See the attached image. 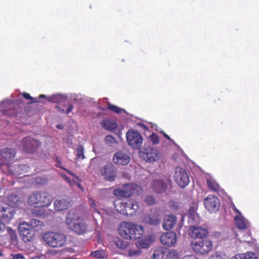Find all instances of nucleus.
<instances>
[{
  "instance_id": "nucleus-45",
  "label": "nucleus",
  "mask_w": 259,
  "mask_h": 259,
  "mask_svg": "<svg viewBox=\"0 0 259 259\" xmlns=\"http://www.w3.org/2000/svg\"><path fill=\"white\" fill-rule=\"evenodd\" d=\"M141 253V251L140 249H129L128 250V256L129 257L137 256H139Z\"/></svg>"
},
{
  "instance_id": "nucleus-18",
  "label": "nucleus",
  "mask_w": 259,
  "mask_h": 259,
  "mask_svg": "<svg viewBox=\"0 0 259 259\" xmlns=\"http://www.w3.org/2000/svg\"><path fill=\"white\" fill-rule=\"evenodd\" d=\"M71 199L69 197L60 198L55 201L54 209L57 211H62L68 209L70 206Z\"/></svg>"
},
{
  "instance_id": "nucleus-13",
  "label": "nucleus",
  "mask_w": 259,
  "mask_h": 259,
  "mask_svg": "<svg viewBox=\"0 0 259 259\" xmlns=\"http://www.w3.org/2000/svg\"><path fill=\"white\" fill-rule=\"evenodd\" d=\"M16 210L13 206L8 204L0 203V218L4 221L9 223L13 218Z\"/></svg>"
},
{
  "instance_id": "nucleus-3",
  "label": "nucleus",
  "mask_w": 259,
  "mask_h": 259,
  "mask_svg": "<svg viewBox=\"0 0 259 259\" xmlns=\"http://www.w3.org/2000/svg\"><path fill=\"white\" fill-rule=\"evenodd\" d=\"M114 206L118 212L126 216L135 215L139 208L138 203L136 200L131 199L116 200L114 201Z\"/></svg>"
},
{
  "instance_id": "nucleus-25",
  "label": "nucleus",
  "mask_w": 259,
  "mask_h": 259,
  "mask_svg": "<svg viewBox=\"0 0 259 259\" xmlns=\"http://www.w3.org/2000/svg\"><path fill=\"white\" fill-rule=\"evenodd\" d=\"M7 202L8 204L13 206V207L19 206L22 203L21 198L13 193H11L7 196Z\"/></svg>"
},
{
  "instance_id": "nucleus-52",
  "label": "nucleus",
  "mask_w": 259,
  "mask_h": 259,
  "mask_svg": "<svg viewBox=\"0 0 259 259\" xmlns=\"http://www.w3.org/2000/svg\"><path fill=\"white\" fill-rule=\"evenodd\" d=\"M13 259H23V258H24L23 255L21 253H18L16 254H14L13 255Z\"/></svg>"
},
{
  "instance_id": "nucleus-63",
  "label": "nucleus",
  "mask_w": 259,
  "mask_h": 259,
  "mask_svg": "<svg viewBox=\"0 0 259 259\" xmlns=\"http://www.w3.org/2000/svg\"><path fill=\"white\" fill-rule=\"evenodd\" d=\"M2 255H3V253L1 252H0V256H1Z\"/></svg>"
},
{
  "instance_id": "nucleus-61",
  "label": "nucleus",
  "mask_w": 259,
  "mask_h": 259,
  "mask_svg": "<svg viewBox=\"0 0 259 259\" xmlns=\"http://www.w3.org/2000/svg\"><path fill=\"white\" fill-rule=\"evenodd\" d=\"M162 188H163V192L165 191V185L164 184V183H163V186H162Z\"/></svg>"
},
{
  "instance_id": "nucleus-2",
  "label": "nucleus",
  "mask_w": 259,
  "mask_h": 259,
  "mask_svg": "<svg viewBox=\"0 0 259 259\" xmlns=\"http://www.w3.org/2000/svg\"><path fill=\"white\" fill-rule=\"evenodd\" d=\"M65 222L68 228L78 235L85 234L88 231V225L83 218L74 211H69L66 215Z\"/></svg>"
},
{
  "instance_id": "nucleus-56",
  "label": "nucleus",
  "mask_w": 259,
  "mask_h": 259,
  "mask_svg": "<svg viewBox=\"0 0 259 259\" xmlns=\"http://www.w3.org/2000/svg\"><path fill=\"white\" fill-rule=\"evenodd\" d=\"M31 259H41V257L39 256H35Z\"/></svg>"
},
{
  "instance_id": "nucleus-59",
  "label": "nucleus",
  "mask_w": 259,
  "mask_h": 259,
  "mask_svg": "<svg viewBox=\"0 0 259 259\" xmlns=\"http://www.w3.org/2000/svg\"><path fill=\"white\" fill-rule=\"evenodd\" d=\"M234 210L237 212L239 214V215H241L240 212L236 208H234Z\"/></svg>"
},
{
  "instance_id": "nucleus-11",
  "label": "nucleus",
  "mask_w": 259,
  "mask_h": 259,
  "mask_svg": "<svg viewBox=\"0 0 259 259\" xmlns=\"http://www.w3.org/2000/svg\"><path fill=\"white\" fill-rule=\"evenodd\" d=\"M174 178L176 183L182 188H185L190 183L189 176L187 171L179 166L175 168Z\"/></svg>"
},
{
  "instance_id": "nucleus-58",
  "label": "nucleus",
  "mask_w": 259,
  "mask_h": 259,
  "mask_svg": "<svg viewBox=\"0 0 259 259\" xmlns=\"http://www.w3.org/2000/svg\"><path fill=\"white\" fill-rule=\"evenodd\" d=\"M65 259H76L75 257L71 256V257H68L65 258Z\"/></svg>"
},
{
  "instance_id": "nucleus-55",
  "label": "nucleus",
  "mask_w": 259,
  "mask_h": 259,
  "mask_svg": "<svg viewBox=\"0 0 259 259\" xmlns=\"http://www.w3.org/2000/svg\"><path fill=\"white\" fill-rule=\"evenodd\" d=\"M63 177L65 179L68 183L70 182V179L65 175H63Z\"/></svg>"
},
{
  "instance_id": "nucleus-22",
  "label": "nucleus",
  "mask_w": 259,
  "mask_h": 259,
  "mask_svg": "<svg viewBox=\"0 0 259 259\" xmlns=\"http://www.w3.org/2000/svg\"><path fill=\"white\" fill-rule=\"evenodd\" d=\"M153 241L152 236H145L143 238L137 241L136 245L139 249H147L150 246Z\"/></svg>"
},
{
  "instance_id": "nucleus-47",
  "label": "nucleus",
  "mask_w": 259,
  "mask_h": 259,
  "mask_svg": "<svg viewBox=\"0 0 259 259\" xmlns=\"http://www.w3.org/2000/svg\"><path fill=\"white\" fill-rule=\"evenodd\" d=\"M89 204L92 206L94 210L100 213L99 211L97 209V204L95 200L92 198H89Z\"/></svg>"
},
{
  "instance_id": "nucleus-14",
  "label": "nucleus",
  "mask_w": 259,
  "mask_h": 259,
  "mask_svg": "<svg viewBox=\"0 0 259 259\" xmlns=\"http://www.w3.org/2000/svg\"><path fill=\"white\" fill-rule=\"evenodd\" d=\"M100 172L106 181L112 182L116 178V169L112 164H107L101 167Z\"/></svg>"
},
{
  "instance_id": "nucleus-53",
  "label": "nucleus",
  "mask_w": 259,
  "mask_h": 259,
  "mask_svg": "<svg viewBox=\"0 0 259 259\" xmlns=\"http://www.w3.org/2000/svg\"><path fill=\"white\" fill-rule=\"evenodd\" d=\"M182 259H197L196 256L193 254H190L184 256Z\"/></svg>"
},
{
  "instance_id": "nucleus-27",
  "label": "nucleus",
  "mask_w": 259,
  "mask_h": 259,
  "mask_svg": "<svg viewBox=\"0 0 259 259\" xmlns=\"http://www.w3.org/2000/svg\"><path fill=\"white\" fill-rule=\"evenodd\" d=\"M103 128L110 131L115 130L117 127V124L108 119H104L100 122Z\"/></svg>"
},
{
  "instance_id": "nucleus-1",
  "label": "nucleus",
  "mask_w": 259,
  "mask_h": 259,
  "mask_svg": "<svg viewBox=\"0 0 259 259\" xmlns=\"http://www.w3.org/2000/svg\"><path fill=\"white\" fill-rule=\"evenodd\" d=\"M119 235L128 240L140 239L144 234L143 227L133 223L123 222L118 228Z\"/></svg>"
},
{
  "instance_id": "nucleus-10",
  "label": "nucleus",
  "mask_w": 259,
  "mask_h": 259,
  "mask_svg": "<svg viewBox=\"0 0 259 259\" xmlns=\"http://www.w3.org/2000/svg\"><path fill=\"white\" fill-rule=\"evenodd\" d=\"M127 144L134 149L141 148L143 143V138L141 135L137 131L129 130L126 134Z\"/></svg>"
},
{
  "instance_id": "nucleus-15",
  "label": "nucleus",
  "mask_w": 259,
  "mask_h": 259,
  "mask_svg": "<svg viewBox=\"0 0 259 259\" xmlns=\"http://www.w3.org/2000/svg\"><path fill=\"white\" fill-rule=\"evenodd\" d=\"M113 161L116 164L125 165L129 163L130 157L126 153L118 151L114 154Z\"/></svg>"
},
{
  "instance_id": "nucleus-48",
  "label": "nucleus",
  "mask_w": 259,
  "mask_h": 259,
  "mask_svg": "<svg viewBox=\"0 0 259 259\" xmlns=\"http://www.w3.org/2000/svg\"><path fill=\"white\" fill-rule=\"evenodd\" d=\"M153 257L154 259H162V250H155L153 254Z\"/></svg>"
},
{
  "instance_id": "nucleus-9",
  "label": "nucleus",
  "mask_w": 259,
  "mask_h": 259,
  "mask_svg": "<svg viewBox=\"0 0 259 259\" xmlns=\"http://www.w3.org/2000/svg\"><path fill=\"white\" fill-rule=\"evenodd\" d=\"M41 143L30 136L24 138L21 143V148L27 153L32 154L36 151L40 146Z\"/></svg>"
},
{
  "instance_id": "nucleus-35",
  "label": "nucleus",
  "mask_w": 259,
  "mask_h": 259,
  "mask_svg": "<svg viewBox=\"0 0 259 259\" xmlns=\"http://www.w3.org/2000/svg\"><path fill=\"white\" fill-rule=\"evenodd\" d=\"M107 108H101L100 109L104 111H106L107 110H108L116 113H120L122 111V109L117 106L111 104L109 102H107Z\"/></svg>"
},
{
  "instance_id": "nucleus-46",
  "label": "nucleus",
  "mask_w": 259,
  "mask_h": 259,
  "mask_svg": "<svg viewBox=\"0 0 259 259\" xmlns=\"http://www.w3.org/2000/svg\"><path fill=\"white\" fill-rule=\"evenodd\" d=\"M149 138L150 141L152 142L153 144H157L159 143V139L157 134L152 133L149 136Z\"/></svg>"
},
{
  "instance_id": "nucleus-20",
  "label": "nucleus",
  "mask_w": 259,
  "mask_h": 259,
  "mask_svg": "<svg viewBox=\"0 0 259 259\" xmlns=\"http://www.w3.org/2000/svg\"><path fill=\"white\" fill-rule=\"evenodd\" d=\"M204 204L208 211H212L218 207L219 199L214 195H209L204 199Z\"/></svg>"
},
{
  "instance_id": "nucleus-4",
  "label": "nucleus",
  "mask_w": 259,
  "mask_h": 259,
  "mask_svg": "<svg viewBox=\"0 0 259 259\" xmlns=\"http://www.w3.org/2000/svg\"><path fill=\"white\" fill-rule=\"evenodd\" d=\"M52 202V198L47 192L35 191L31 193L28 197V203L35 207L49 206Z\"/></svg>"
},
{
  "instance_id": "nucleus-43",
  "label": "nucleus",
  "mask_w": 259,
  "mask_h": 259,
  "mask_svg": "<svg viewBox=\"0 0 259 259\" xmlns=\"http://www.w3.org/2000/svg\"><path fill=\"white\" fill-rule=\"evenodd\" d=\"M105 141L111 146L117 142L116 139L111 135L106 136L105 138Z\"/></svg>"
},
{
  "instance_id": "nucleus-16",
  "label": "nucleus",
  "mask_w": 259,
  "mask_h": 259,
  "mask_svg": "<svg viewBox=\"0 0 259 259\" xmlns=\"http://www.w3.org/2000/svg\"><path fill=\"white\" fill-rule=\"evenodd\" d=\"M208 231L205 229L197 226H191L190 227L189 235L191 238L203 239L202 238L206 237Z\"/></svg>"
},
{
  "instance_id": "nucleus-49",
  "label": "nucleus",
  "mask_w": 259,
  "mask_h": 259,
  "mask_svg": "<svg viewBox=\"0 0 259 259\" xmlns=\"http://www.w3.org/2000/svg\"><path fill=\"white\" fill-rule=\"evenodd\" d=\"M145 203L149 205H151L154 203L155 200L154 198L150 196H148L145 199Z\"/></svg>"
},
{
  "instance_id": "nucleus-6",
  "label": "nucleus",
  "mask_w": 259,
  "mask_h": 259,
  "mask_svg": "<svg viewBox=\"0 0 259 259\" xmlns=\"http://www.w3.org/2000/svg\"><path fill=\"white\" fill-rule=\"evenodd\" d=\"M142 191V187L135 184L124 185L121 188L115 189L113 194L116 196L130 197L132 195H138Z\"/></svg>"
},
{
  "instance_id": "nucleus-17",
  "label": "nucleus",
  "mask_w": 259,
  "mask_h": 259,
  "mask_svg": "<svg viewBox=\"0 0 259 259\" xmlns=\"http://www.w3.org/2000/svg\"><path fill=\"white\" fill-rule=\"evenodd\" d=\"M141 156L146 161L149 162L155 161L158 158L157 150L150 147L144 148Z\"/></svg>"
},
{
  "instance_id": "nucleus-54",
  "label": "nucleus",
  "mask_w": 259,
  "mask_h": 259,
  "mask_svg": "<svg viewBox=\"0 0 259 259\" xmlns=\"http://www.w3.org/2000/svg\"><path fill=\"white\" fill-rule=\"evenodd\" d=\"M163 136L164 137H165V138H166L167 139H168V140L171 141L172 143H174V141L172 140L167 135H166V134H165L163 132Z\"/></svg>"
},
{
  "instance_id": "nucleus-41",
  "label": "nucleus",
  "mask_w": 259,
  "mask_h": 259,
  "mask_svg": "<svg viewBox=\"0 0 259 259\" xmlns=\"http://www.w3.org/2000/svg\"><path fill=\"white\" fill-rule=\"evenodd\" d=\"M56 107L58 111L60 113H64L65 112L67 114L70 113L74 108V107L72 104H69L68 105V107L66 109V110L65 112V110L63 109H62L59 105L56 106Z\"/></svg>"
},
{
  "instance_id": "nucleus-44",
  "label": "nucleus",
  "mask_w": 259,
  "mask_h": 259,
  "mask_svg": "<svg viewBox=\"0 0 259 259\" xmlns=\"http://www.w3.org/2000/svg\"><path fill=\"white\" fill-rule=\"evenodd\" d=\"M168 206L170 210L172 211L177 210L179 207L178 203L174 201H169L168 203Z\"/></svg>"
},
{
  "instance_id": "nucleus-39",
  "label": "nucleus",
  "mask_w": 259,
  "mask_h": 259,
  "mask_svg": "<svg viewBox=\"0 0 259 259\" xmlns=\"http://www.w3.org/2000/svg\"><path fill=\"white\" fill-rule=\"evenodd\" d=\"M67 172L69 175L72 176L74 177V179L73 180L74 183L81 190H83V188L82 187L80 182L81 180L79 179V177L76 175L75 174L73 173L72 172L70 171V170H67Z\"/></svg>"
},
{
  "instance_id": "nucleus-19",
  "label": "nucleus",
  "mask_w": 259,
  "mask_h": 259,
  "mask_svg": "<svg viewBox=\"0 0 259 259\" xmlns=\"http://www.w3.org/2000/svg\"><path fill=\"white\" fill-rule=\"evenodd\" d=\"M29 169V166L27 164H19L16 166H13L12 168H9L8 171L10 174L16 176H20L21 175L26 176Z\"/></svg>"
},
{
  "instance_id": "nucleus-34",
  "label": "nucleus",
  "mask_w": 259,
  "mask_h": 259,
  "mask_svg": "<svg viewBox=\"0 0 259 259\" xmlns=\"http://www.w3.org/2000/svg\"><path fill=\"white\" fill-rule=\"evenodd\" d=\"M114 243L118 248L122 250L126 249L130 244L128 242L119 238L115 239Z\"/></svg>"
},
{
  "instance_id": "nucleus-21",
  "label": "nucleus",
  "mask_w": 259,
  "mask_h": 259,
  "mask_svg": "<svg viewBox=\"0 0 259 259\" xmlns=\"http://www.w3.org/2000/svg\"><path fill=\"white\" fill-rule=\"evenodd\" d=\"M176 240L177 235L174 232H167L163 234V245L171 246L175 244Z\"/></svg>"
},
{
  "instance_id": "nucleus-28",
  "label": "nucleus",
  "mask_w": 259,
  "mask_h": 259,
  "mask_svg": "<svg viewBox=\"0 0 259 259\" xmlns=\"http://www.w3.org/2000/svg\"><path fill=\"white\" fill-rule=\"evenodd\" d=\"M179 257V254L175 250L165 249L163 250V259H178Z\"/></svg>"
},
{
  "instance_id": "nucleus-36",
  "label": "nucleus",
  "mask_w": 259,
  "mask_h": 259,
  "mask_svg": "<svg viewBox=\"0 0 259 259\" xmlns=\"http://www.w3.org/2000/svg\"><path fill=\"white\" fill-rule=\"evenodd\" d=\"M208 187L211 190L214 192L219 191L220 187L219 185L212 179H208L206 181Z\"/></svg>"
},
{
  "instance_id": "nucleus-7",
  "label": "nucleus",
  "mask_w": 259,
  "mask_h": 259,
  "mask_svg": "<svg viewBox=\"0 0 259 259\" xmlns=\"http://www.w3.org/2000/svg\"><path fill=\"white\" fill-rule=\"evenodd\" d=\"M16 150L15 148H5L0 150V166L3 170V167L6 166L7 169L13 168L11 165L15 159Z\"/></svg>"
},
{
  "instance_id": "nucleus-38",
  "label": "nucleus",
  "mask_w": 259,
  "mask_h": 259,
  "mask_svg": "<svg viewBox=\"0 0 259 259\" xmlns=\"http://www.w3.org/2000/svg\"><path fill=\"white\" fill-rule=\"evenodd\" d=\"M64 99V97L60 94L53 95L50 97L48 101L52 103L61 102Z\"/></svg>"
},
{
  "instance_id": "nucleus-24",
  "label": "nucleus",
  "mask_w": 259,
  "mask_h": 259,
  "mask_svg": "<svg viewBox=\"0 0 259 259\" xmlns=\"http://www.w3.org/2000/svg\"><path fill=\"white\" fill-rule=\"evenodd\" d=\"M235 222L237 228L240 230L247 229L250 227L249 222L242 215H238L235 217Z\"/></svg>"
},
{
  "instance_id": "nucleus-12",
  "label": "nucleus",
  "mask_w": 259,
  "mask_h": 259,
  "mask_svg": "<svg viewBox=\"0 0 259 259\" xmlns=\"http://www.w3.org/2000/svg\"><path fill=\"white\" fill-rule=\"evenodd\" d=\"M18 231L22 240L25 242L31 241L35 235L34 230L30 228L29 223L25 222L19 224Z\"/></svg>"
},
{
  "instance_id": "nucleus-37",
  "label": "nucleus",
  "mask_w": 259,
  "mask_h": 259,
  "mask_svg": "<svg viewBox=\"0 0 259 259\" xmlns=\"http://www.w3.org/2000/svg\"><path fill=\"white\" fill-rule=\"evenodd\" d=\"M91 256L98 258H103L106 256V254L104 250H97L92 252Z\"/></svg>"
},
{
  "instance_id": "nucleus-32",
  "label": "nucleus",
  "mask_w": 259,
  "mask_h": 259,
  "mask_svg": "<svg viewBox=\"0 0 259 259\" xmlns=\"http://www.w3.org/2000/svg\"><path fill=\"white\" fill-rule=\"evenodd\" d=\"M22 95L24 98L29 101V103H39L41 102L40 100L41 98H46V95L42 94L40 95L38 98H33L28 93L25 92L22 93Z\"/></svg>"
},
{
  "instance_id": "nucleus-57",
  "label": "nucleus",
  "mask_w": 259,
  "mask_h": 259,
  "mask_svg": "<svg viewBox=\"0 0 259 259\" xmlns=\"http://www.w3.org/2000/svg\"><path fill=\"white\" fill-rule=\"evenodd\" d=\"M57 128H58V129H62V125H61V124H58V125H57Z\"/></svg>"
},
{
  "instance_id": "nucleus-5",
  "label": "nucleus",
  "mask_w": 259,
  "mask_h": 259,
  "mask_svg": "<svg viewBox=\"0 0 259 259\" xmlns=\"http://www.w3.org/2000/svg\"><path fill=\"white\" fill-rule=\"evenodd\" d=\"M42 238L48 245L54 248L62 247L67 241V238L63 234L51 231L45 233Z\"/></svg>"
},
{
  "instance_id": "nucleus-8",
  "label": "nucleus",
  "mask_w": 259,
  "mask_h": 259,
  "mask_svg": "<svg viewBox=\"0 0 259 259\" xmlns=\"http://www.w3.org/2000/svg\"><path fill=\"white\" fill-rule=\"evenodd\" d=\"M191 246L194 252L199 254H206L212 248L211 241L206 239L194 240L191 242Z\"/></svg>"
},
{
  "instance_id": "nucleus-50",
  "label": "nucleus",
  "mask_w": 259,
  "mask_h": 259,
  "mask_svg": "<svg viewBox=\"0 0 259 259\" xmlns=\"http://www.w3.org/2000/svg\"><path fill=\"white\" fill-rule=\"evenodd\" d=\"M209 259H227L225 256L220 254L218 253L212 254Z\"/></svg>"
},
{
  "instance_id": "nucleus-51",
  "label": "nucleus",
  "mask_w": 259,
  "mask_h": 259,
  "mask_svg": "<svg viewBox=\"0 0 259 259\" xmlns=\"http://www.w3.org/2000/svg\"><path fill=\"white\" fill-rule=\"evenodd\" d=\"M55 165L57 167L60 168L62 169L65 170L66 171H67V170H68L66 168H64L62 166V163L61 162V161L60 160H59L58 158H57L56 163Z\"/></svg>"
},
{
  "instance_id": "nucleus-42",
  "label": "nucleus",
  "mask_w": 259,
  "mask_h": 259,
  "mask_svg": "<svg viewBox=\"0 0 259 259\" xmlns=\"http://www.w3.org/2000/svg\"><path fill=\"white\" fill-rule=\"evenodd\" d=\"M83 148L81 145L78 146L76 151V159L78 160H82L84 158Z\"/></svg>"
},
{
  "instance_id": "nucleus-31",
  "label": "nucleus",
  "mask_w": 259,
  "mask_h": 259,
  "mask_svg": "<svg viewBox=\"0 0 259 259\" xmlns=\"http://www.w3.org/2000/svg\"><path fill=\"white\" fill-rule=\"evenodd\" d=\"M188 217L189 219V221H191L192 223H199V217L198 214L196 212V209L194 206H192L189 208Z\"/></svg>"
},
{
  "instance_id": "nucleus-60",
  "label": "nucleus",
  "mask_w": 259,
  "mask_h": 259,
  "mask_svg": "<svg viewBox=\"0 0 259 259\" xmlns=\"http://www.w3.org/2000/svg\"><path fill=\"white\" fill-rule=\"evenodd\" d=\"M156 183V182H153L152 183V186L153 187H154L155 184ZM153 189H155L154 187H153Z\"/></svg>"
},
{
  "instance_id": "nucleus-26",
  "label": "nucleus",
  "mask_w": 259,
  "mask_h": 259,
  "mask_svg": "<svg viewBox=\"0 0 259 259\" xmlns=\"http://www.w3.org/2000/svg\"><path fill=\"white\" fill-rule=\"evenodd\" d=\"M142 222L144 224L156 225L160 223V219L156 215L146 214L144 216Z\"/></svg>"
},
{
  "instance_id": "nucleus-29",
  "label": "nucleus",
  "mask_w": 259,
  "mask_h": 259,
  "mask_svg": "<svg viewBox=\"0 0 259 259\" xmlns=\"http://www.w3.org/2000/svg\"><path fill=\"white\" fill-rule=\"evenodd\" d=\"M28 223L30 228L34 230V231H39L44 227V224L42 221L35 219H31Z\"/></svg>"
},
{
  "instance_id": "nucleus-33",
  "label": "nucleus",
  "mask_w": 259,
  "mask_h": 259,
  "mask_svg": "<svg viewBox=\"0 0 259 259\" xmlns=\"http://www.w3.org/2000/svg\"><path fill=\"white\" fill-rule=\"evenodd\" d=\"M232 259H257V257L253 252H248L246 253L236 254Z\"/></svg>"
},
{
  "instance_id": "nucleus-23",
  "label": "nucleus",
  "mask_w": 259,
  "mask_h": 259,
  "mask_svg": "<svg viewBox=\"0 0 259 259\" xmlns=\"http://www.w3.org/2000/svg\"><path fill=\"white\" fill-rule=\"evenodd\" d=\"M177 222V219L172 214L166 215L163 220V228L165 230L171 229Z\"/></svg>"
},
{
  "instance_id": "nucleus-40",
  "label": "nucleus",
  "mask_w": 259,
  "mask_h": 259,
  "mask_svg": "<svg viewBox=\"0 0 259 259\" xmlns=\"http://www.w3.org/2000/svg\"><path fill=\"white\" fill-rule=\"evenodd\" d=\"M4 115H7L8 117L12 118L17 115V113L14 108H10L9 109H4L3 111Z\"/></svg>"
},
{
  "instance_id": "nucleus-62",
  "label": "nucleus",
  "mask_w": 259,
  "mask_h": 259,
  "mask_svg": "<svg viewBox=\"0 0 259 259\" xmlns=\"http://www.w3.org/2000/svg\"><path fill=\"white\" fill-rule=\"evenodd\" d=\"M159 240H160V242H162V235L159 237Z\"/></svg>"
},
{
  "instance_id": "nucleus-30",
  "label": "nucleus",
  "mask_w": 259,
  "mask_h": 259,
  "mask_svg": "<svg viewBox=\"0 0 259 259\" xmlns=\"http://www.w3.org/2000/svg\"><path fill=\"white\" fill-rule=\"evenodd\" d=\"M7 233L10 240V244L14 246L18 245V238L16 231L12 228H9L7 229Z\"/></svg>"
}]
</instances>
